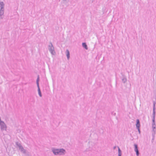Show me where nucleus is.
<instances>
[{
	"instance_id": "nucleus-1",
	"label": "nucleus",
	"mask_w": 156,
	"mask_h": 156,
	"mask_svg": "<svg viewBox=\"0 0 156 156\" xmlns=\"http://www.w3.org/2000/svg\"><path fill=\"white\" fill-rule=\"evenodd\" d=\"M52 151L55 155H64L66 152V151L63 148L56 149L54 148L51 149Z\"/></svg>"
},
{
	"instance_id": "nucleus-2",
	"label": "nucleus",
	"mask_w": 156,
	"mask_h": 156,
	"mask_svg": "<svg viewBox=\"0 0 156 156\" xmlns=\"http://www.w3.org/2000/svg\"><path fill=\"white\" fill-rule=\"evenodd\" d=\"M5 4L3 2H0V19L3 18Z\"/></svg>"
},
{
	"instance_id": "nucleus-3",
	"label": "nucleus",
	"mask_w": 156,
	"mask_h": 156,
	"mask_svg": "<svg viewBox=\"0 0 156 156\" xmlns=\"http://www.w3.org/2000/svg\"><path fill=\"white\" fill-rule=\"evenodd\" d=\"M153 114H152V126H155V105L156 102L155 101H153Z\"/></svg>"
},
{
	"instance_id": "nucleus-4",
	"label": "nucleus",
	"mask_w": 156,
	"mask_h": 156,
	"mask_svg": "<svg viewBox=\"0 0 156 156\" xmlns=\"http://www.w3.org/2000/svg\"><path fill=\"white\" fill-rule=\"evenodd\" d=\"M50 45H48V49L52 55H55V52L54 50V48L51 42L50 43Z\"/></svg>"
},
{
	"instance_id": "nucleus-5",
	"label": "nucleus",
	"mask_w": 156,
	"mask_h": 156,
	"mask_svg": "<svg viewBox=\"0 0 156 156\" xmlns=\"http://www.w3.org/2000/svg\"><path fill=\"white\" fill-rule=\"evenodd\" d=\"M16 145L19 148V150H20L21 152L23 154H26V150L24 149L20 143H19L18 142H16Z\"/></svg>"
},
{
	"instance_id": "nucleus-6",
	"label": "nucleus",
	"mask_w": 156,
	"mask_h": 156,
	"mask_svg": "<svg viewBox=\"0 0 156 156\" xmlns=\"http://www.w3.org/2000/svg\"><path fill=\"white\" fill-rule=\"evenodd\" d=\"M134 151L136 152V154L137 156H138L140 153L138 150V145L136 144H134Z\"/></svg>"
},
{
	"instance_id": "nucleus-7",
	"label": "nucleus",
	"mask_w": 156,
	"mask_h": 156,
	"mask_svg": "<svg viewBox=\"0 0 156 156\" xmlns=\"http://www.w3.org/2000/svg\"><path fill=\"white\" fill-rule=\"evenodd\" d=\"M0 126H1V129L2 131L6 130V126L4 122L1 123Z\"/></svg>"
},
{
	"instance_id": "nucleus-8",
	"label": "nucleus",
	"mask_w": 156,
	"mask_h": 156,
	"mask_svg": "<svg viewBox=\"0 0 156 156\" xmlns=\"http://www.w3.org/2000/svg\"><path fill=\"white\" fill-rule=\"evenodd\" d=\"M136 128H139L140 127V121L139 119H137L136 121Z\"/></svg>"
},
{
	"instance_id": "nucleus-9",
	"label": "nucleus",
	"mask_w": 156,
	"mask_h": 156,
	"mask_svg": "<svg viewBox=\"0 0 156 156\" xmlns=\"http://www.w3.org/2000/svg\"><path fill=\"white\" fill-rule=\"evenodd\" d=\"M66 55L68 59H69L70 58V53L68 50L67 49L66 51Z\"/></svg>"
},
{
	"instance_id": "nucleus-10",
	"label": "nucleus",
	"mask_w": 156,
	"mask_h": 156,
	"mask_svg": "<svg viewBox=\"0 0 156 156\" xmlns=\"http://www.w3.org/2000/svg\"><path fill=\"white\" fill-rule=\"evenodd\" d=\"M82 47L86 50H87L88 49V48L86 43L83 42L82 43Z\"/></svg>"
},
{
	"instance_id": "nucleus-11",
	"label": "nucleus",
	"mask_w": 156,
	"mask_h": 156,
	"mask_svg": "<svg viewBox=\"0 0 156 156\" xmlns=\"http://www.w3.org/2000/svg\"><path fill=\"white\" fill-rule=\"evenodd\" d=\"M38 88V94L40 97H41L42 96V95L41 94V90L39 87H37Z\"/></svg>"
},
{
	"instance_id": "nucleus-12",
	"label": "nucleus",
	"mask_w": 156,
	"mask_h": 156,
	"mask_svg": "<svg viewBox=\"0 0 156 156\" xmlns=\"http://www.w3.org/2000/svg\"><path fill=\"white\" fill-rule=\"evenodd\" d=\"M39 80H40L39 76V75H38L37 76V79L36 80V83H37V87H39Z\"/></svg>"
},
{
	"instance_id": "nucleus-13",
	"label": "nucleus",
	"mask_w": 156,
	"mask_h": 156,
	"mask_svg": "<svg viewBox=\"0 0 156 156\" xmlns=\"http://www.w3.org/2000/svg\"><path fill=\"white\" fill-rule=\"evenodd\" d=\"M118 156H122V151L120 148L118 147Z\"/></svg>"
},
{
	"instance_id": "nucleus-14",
	"label": "nucleus",
	"mask_w": 156,
	"mask_h": 156,
	"mask_svg": "<svg viewBox=\"0 0 156 156\" xmlns=\"http://www.w3.org/2000/svg\"><path fill=\"white\" fill-rule=\"evenodd\" d=\"M122 82L124 83H125L127 81V79L125 76H123L122 79Z\"/></svg>"
},
{
	"instance_id": "nucleus-15",
	"label": "nucleus",
	"mask_w": 156,
	"mask_h": 156,
	"mask_svg": "<svg viewBox=\"0 0 156 156\" xmlns=\"http://www.w3.org/2000/svg\"><path fill=\"white\" fill-rule=\"evenodd\" d=\"M155 132H153L152 133V136L153 137L152 139V142H153V141L154 140V137H155L154 136H155Z\"/></svg>"
},
{
	"instance_id": "nucleus-16",
	"label": "nucleus",
	"mask_w": 156,
	"mask_h": 156,
	"mask_svg": "<svg viewBox=\"0 0 156 156\" xmlns=\"http://www.w3.org/2000/svg\"><path fill=\"white\" fill-rule=\"evenodd\" d=\"M152 128L153 129V132H155V131H156V125L155 126H152Z\"/></svg>"
},
{
	"instance_id": "nucleus-17",
	"label": "nucleus",
	"mask_w": 156,
	"mask_h": 156,
	"mask_svg": "<svg viewBox=\"0 0 156 156\" xmlns=\"http://www.w3.org/2000/svg\"><path fill=\"white\" fill-rule=\"evenodd\" d=\"M136 128L138 129V131L139 133V134H140V133H141V131H140V127L139 128Z\"/></svg>"
},
{
	"instance_id": "nucleus-18",
	"label": "nucleus",
	"mask_w": 156,
	"mask_h": 156,
	"mask_svg": "<svg viewBox=\"0 0 156 156\" xmlns=\"http://www.w3.org/2000/svg\"><path fill=\"white\" fill-rule=\"evenodd\" d=\"M3 122H4L3 121H2L1 120V118L0 117V125L1 124V123H2Z\"/></svg>"
},
{
	"instance_id": "nucleus-19",
	"label": "nucleus",
	"mask_w": 156,
	"mask_h": 156,
	"mask_svg": "<svg viewBox=\"0 0 156 156\" xmlns=\"http://www.w3.org/2000/svg\"><path fill=\"white\" fill-rule=\"evenodd\" d=\"M116 148V146H115V147H113V149H115Z\"/></svg>"
},
{
	"instance_id": "nucleus-20",
	"label": "nucleus",
	"mask_w": 156,
	"mask_h": 156,
	"mask_svg": "<svg viewBox=\"0 0 156 156\" xmlns=\"http://www.w3.org/2000/svg\"><path fill=\"white\" fill-rule=\"evenodd\" d=\"M63 1H66L67 0H63Z\"/></svg>"
}]
</instances>
